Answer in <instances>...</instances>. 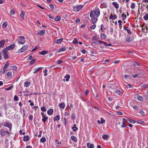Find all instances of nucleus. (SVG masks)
<instances>
[{"label":"nucleus","instance_id":"393cba45","mask_svg":"<svg viewBox=\"0 0 148 148\" xmlns=\"http://www.w3.org/2000/svg\"><path fill=\"white\" fill-rule=\"evenodd\" d=\"M48 53L47 51H42L41 52H39V54H41L42 55H45L47 53Z\"/></svg>","mask_w":148,"mask_h":148},{"label":"nucleus","instance_id":"c85d7f7f","mask_svg":"<svg viewBox=\"0 0 148 148\" xmlns=\"http://www.w3.org/2000/svg\"><path fill=\"white\" fill-rule=\"evenodd\" d=\"M30 83L28 82H26L24 83V86L25 87H27L30 85Z\"/></svg>","mask_w":148,"mask_h":148},{"label":"nucleus","instance_id":"13d9d810","mask_svg":"<svg viewBox=\"0 0 148 148\" xmlns=\"http://www.w3.org/2000/svg\"><path fill=\"white\" fill-rule=\"evenodd\" d=\"M12 69L16 71L17 70V68L16 66H12Z\"/></svg>","mask_w":148,"mask_h":148},{"label":"nucleus","instance_id":"1a4fd4ad","mask_svg":"<svg viewBox=\"0 0 148 148\" xmlns=\"http://www.w3.org/2000/svg\"><path fill=\"white\" fill-rule=\"evenodd\" d=\"M141 87L144 88V89H146L148 87V84H145L144 83H142L141 84Z\"/></svg>","mask_w":148,"mask_h":148},{"label":"nucleus","instance_id":"7ed1b4c3","mask_svg":"<svg viewBox=\"0 0 148 148\" xmlns=\"http://www.w3.org/2000/svg\"><path fill=\"white\" fill-rule=\"evenodd\" d=\"M83 7V5H76V6L74 7L73 10L75 12L79 11L82 9Z\"/></svg>","mask_w":148,"mask_h":148},{"label":"nucleus","instance_id":"412c9836","mask_svg":"<svg viewBox=\"0 0 148 148\" xmlns=\"http://www.w3.org/2000/svg\"><path fill=\"white\" fill-rule=\"evenodd\" d=\"M112 5L114 6L116 8H118L119 7L118 3L116 2H113L112 3Z\"/></svg>","mask_w":148,"mask_h":148},{"label":"nucleus","instance_id":"9d476101","mask_svg":"<svg viewBox=\"0 0 148 148\" xmlns=\"http://www.w3.org/2000/svg\"><path fill=\"white\" fill-rule=\"evenodd\" d=\"M87 146L88 148H93L94 147V145L93 144H91L89 142L87 143Z\"/></svg>","mask_w":148,"mask_h":148},{"label":"nucleus","instance_id":"864d4df0","mask_svg":"<svg viewBox=\"0 0 148 148\" xmlns=\"http://www.w3.org/2000/svg\"><path fill=\"white\" fill-rule=\"evenodd\" d=\"M96 27V25H94V24L92 26H91L90 27V28L91 29H95V28Z\"/></svg>","mask_w":148,"mask_h":148},{"label":"nucleus","instance_id":"c03bdc74","mask_svg":"<svg viewBox=\"0 0 148 148\" xmlns=\"http://www.w3.org/2000/svg\"><path fill=\"white\" fill-rule=\"evenodd\" d=\"M76 125L75 124H74L73 125V128H75V129H73V130L74 132H75L78 130V128L77 127H76Z\"/></svg>","mask_w":148,"mask_h":148},{"label":"nucleus","instance_id":"b1692460","mask_svg":"<svg viewBox=\"0 0 148 148\" xmlns=\"http://www.w3.org/2000/svg\"><path fill=\"white\" fill-rule=\"evenodd\" d=\"M98 42L99 43V44H101V43H103L104 44V45L105 46H108V44L106 43V42H103V41H101V40H98Z\"/></svg>","mask_w":148,"mask_h":148},{"label":"nucleus","instance_id":"09e8293b","mask_svg":"<svg viewBox=\"0 0 148 148\" xmlns=\"http://www.w3.org/2000/svg\"><path fill=\"white\" fill-rule=\"evenodd\" d=\"M14 86L13 85H11L9 87L5 89V90H9L11 89Z\"/></svg>","mask_w":148,"mask_h":148},{"label":"nucleus","instance_id":"f8f14e48","mask_svg":"<svg viewBox=\"0 0 148 148\" xmlns=\"http://www.w3.org/2000/svg\"><path fill=\"white\" fill-rule=\"evenodd\" d=\"M58 106L60 108L64 109L65 106V104L64 103H61L59 104Z\"/></svg>","mask_w":148,"mask_h":148},{"label":"nucleus","instance_id":"9b49d317","mask_svg":"<svg viewBox=\"0 0 148 148\" xmlns=\"http://www.w3.org/2000/svg\"><path fill=\"white\" fill-rule=\"evenodd\" d=\"M45 30H41L40 32H39L37 34L38 35H40L41 36H42L45 34Z\"/></svg>","mask_w":148,"mask_h":148},{"label":"nucleus","instance_id":"69168bd1","mask_svg":"<svg viewBox=\"0 0 148 148\" xmlns=\"http://www.w3.org/2000/svg\"><path fill=\"white\" fill-rule=\"evenodd\" d=\"M137 74H138V76L141 75L142 74V72L140 71H137V73H136Z\"/></svg>","mask_w":148,"mask_h":148},{"label":"nucleus","instance_id":"774afa93","mask_svg":"<svg viewBox=\"0 0 148 148\" xmlns=\"http://www.w3.org/2000/svg\"><path fill=\"white\" fill-rule=\"evenodd\" d=\"M12 75V73L10 71H9L8 72L7 75L8 76H10Z\"/></svg>","mask_w":148,"mask_h":148},{"label":"nucleus","instance_id":"58836bf2","mask_svg":"<svg viewBox=\"0 0 148 148\" xmlns=\"http://www.w3.org/2000/svg\"><path fill=\"white\" fill-rule=\"evenodd\" d=\"M7 23L6 22H4L2 25L3 27V28H5L7 27Z\"/></svg>","mask_w":148,"mask_h":148},{"label":"nucleus","instance_id":"f704fd0d","mask_svg":"<svg viewBox=\"0 0 148 148\" xmlns=\"http://www.w3.org/2000/svg\"><path fill=\"white\" fill-rule=\"evenodd\" d=\"M46 139L45 137H42L40 139V142L41 143H44L46 142Z\"/></svg>","mask_w":148,"mask_h":148},{"label":"nucleus","instance_id":"20e7f679","mask_svg":"<svg viewBox=\"0 0 148 148\" xmlns=\"http://www.w3.org/2000/svg\"><path fill=\"white\" fill-rule=\"evenodd\" d=\"M19 39L18 41V43L19 44H24L25 42V41L24 40L25 37L23 36H20L19 37Z\"/></svg>","mask_w":148,"mask_h":148},{"label":"nucleus","instance_id":"37998d69","mask_svg":"<svg viewBox=\"0 0 148 148\" xmlns=\"http://www.w3.org/2000/svg\"><path fill=\"white\" fill-rule=\"evenodd\" d=\"M118 22L119 23V28L121 29V28H122V24H121V23H122V21L121 20H119L118 21Z\"/></svg>","mask_w":148,"mask_h":148},{"label":"nucleus","instance_id":"c756f323","mask_svg":"<svg viewBox=\"0 0 148 148\" xmlns=\"http://www.w3.org/2000/svg\"><path fill=\"white\" fill-rule=\"evenodd\" d=\"M64 78H66V81L67 82L69 80V78H70V76L69 75H66Z\"/></svg>","mask_w":148,"mask_h":148},{"label":"nucleus","instance_id":"a19ab883","mask_svg":"<svg viewBox=\"0 0 148 148\" xmlns=\"http://www.w3.org/2000/svg\"><path fill=\"white\" fill-rule=\"evenodd\" d=\"M143 18L146 20H148V13L146 14L143 17Z\"/></svg>","mask_w":148,"mask_h":148},{"label":"nucleus","instance_id":"473e14b6","mask_svg":"<svg viewBox=\"0 0 148 148\" xmlns=\"http://www.w3.org/2000/svg\"><path fill=\"white\" fill-rule=\"evenodd\" d=\"M61 18L60 16H57L55 18V20L56 21H60V20Z\"/></svg>","mask_w":148,"mask_h":148},{"label":"nucleus","instance_id":"bb28decb","mask_svg":"<svg viewBox=\"0 0 148 148\" xmlns=\"http://www.w3.org/2000/svg\"><path fill=\"white\" fill-rule=\"evenodd\" d=\"M29 139V136H25L23 138V140L24 141H27Z\"/></svg>","mask_w":148,"mask_h":148},{"label":"nucleus","instance_id":"2f4dec72","mask_svg":"<svg viewBox=\"0 0 148 148\" xmlns=\"http://www.w3.org/2000/svg\"><path fill=\"white\" fill-rule=\"evenodd\" d=\"M133 65L135 66H140V64L139 63L137 62H134Z\"/></svg>","mask_w":148,"mask_h":148},{"label":"nucleus","instance_id":"423d86ee","mask_svg":"<svg viewBox=\"0 0 148 148\" xmlns=\"http://www.w3.org/2000/svg\"><path fill=\"white\" fill-rule=\"evenodd\" d=\"M2 125H4L6 127H8L9 128L10 130L11 131L12 130V124L8 123V122H3Z\"/></svg>","mask_w":148,"mask_h":148},{"label":"nucleus","instance_id":"4468645a","mask_svg":"<svg viewBox=\"0 0 148 148\" xmlns=\"http://www.w3.org/2000/svg\"><path fill=\"white\" fill-rule=\"evenodd\" d=\"M53 109H50L47 111V114L48 115H51L53 114Z\"/></svg>","mask_w":148,"mask_h":148},{"label":"nucleus","instance_id":"c9c22d12","mask_svg":"<svg viewBox=\"0 0 148 148\" xmlns=\"http://www.w3.org/2000/svg\"><path fill=\"white\" fill-rule=\"evenodd\" d=\"M98 39V38L97 37V36H93L92 38V41H94L95 40H97V39Z\"/></svg>","mask_w":148,"mask_h":148},{"label":"nucleus","instance_id":"3c124183","mask_svg":"<svg viewBox=\"0 0 148 148\" xmlns=\"http://www.w3.org/2000/svg\"><path fill=\"white\" fill-rule=\"evenodd\" d=\"M41 110L43 112H45L46 111V108L45 106L41 108Z\"/></svg>","mask_w":148,"mask_h":148},{"label":"nucleus","instance_id":"052dcab7","mask_svg":"<svg viewBox=\"0 0 148 148\" xmlns=\"http://www.w3.org/2000/svg\"><path fill=\"white\" fill-rule=\"evenodd\" d=\"M102 5H103V8H106L107 6V4L105 3H103Z\"/></svg>","mask_w":148,"mask_h":148},{"label":"nucleus","instance_id":"6e6d98bb","mask_svg":"<svg viewBox=\"0 0 148 148\" xmlns=\"http://www.w3.org/2000/svg\"><path fill=\"white\" fill-rule=\"evenodd\" d=\"M71 116L72 117L71 119L72 120H74L75 117V115L74 114H73L71 115Z\"/></svg>","mask_w":148,"mask_h":148},{"label":"nucleus","instance_id":"ddd939ff","mask_svg":"<svg viewBox=\"0 0 148 148\" xmlns=\"http://www.w3.org/2000/svg\"><path fill=\"white\" fill-rule=\"evenodd\" d=\"M90 16L91 17L94 18L95 16V12L94 10H92L90 14Z\"/></svg>","mask_w":148,"mask_h":148},{"label":"nucleus","instance_id":"680f3d73","mask_svg":"<svg viewBox=\"0 0 148 148\" xmlns=\"http://www.w3.org/2000/svg\"><path fill=\"white\" fill-rule=\"evenodd\" d=\"M86 23H84V24L81 26L82 28H84L86 25Z\"/></svg>","mask_w":148,"mask_h":148},{"label":"nucleus","instance_id":"0eeeda50","mask_svg":"<svg viewBox=\"0 0 148 148\" xmlns=\"http://www.w3.org/2000/svg\"><path fill=\"white\" fill-rule=\"evenodd\" d=\"M15 46L16 45L15 44H12L6 48H7V49L8 50H11L13 49L15 47Z\"/></svg>","mask_w":148,"mask_h":148},{"label":"nucleus","instance_id":"39448f33","mask_svg":"<svg viewBox=\"0 0 148 148\" xmlns=\"http://www.w3.org/2000/svg\"><path fill=\"white\" fill-rule=\"evenodd\" d=\"M28 47L27 45L23 46L21 49L18 50V53H20L25 51L28 48Z\"/></svg>","mask_w":148,"mask_h":148},{"label":"nucleus","instance_id":"cd10ccee","mask_svg":"<svg viewBox=\"0 0 148 148\" xmlns=\"http://www.w3.org/2000/svg\"><path fill=\"white\" fill-rule=\"evenodd\" d=\"M71 138L75 142H76L77 141V138L75 136H72L71 137Z\"/></svg>","mask_w":148,"mask_h":148},{"label":"nucleus","instance_id":"aec40b11","mask_svg":"<svg viewBox=\"0 0 148 148\" xmlns=\"http://www.w3.org/2000/svg\"><path fill=\"white\" fill-rule=\"evenodd\" d=\"M5 40H3L0 41V47L1 48L3 47L4 45Z\"/></svg>","mask_w":148,"mask_h":148},{"label":"nucleus","instance_id":"72a5a7b5","mask_svg":"<svg viewBox=\"0 0 148 148\" xmlns=\"http://www.w3.org/2000/svg\"><path fill=\"white\" fill-rule=\"evenodd\" d=\"M100 37L101 38L104 39L106 38V35L103 34H102L100 35Z\"/></svg>","mask_w":148,"mask_h":148},{"label":"nucleus","instance_id":"2eb2a0df","mask_svg":"<svg viewBox=\"0 0 148 148\" xmlns=\"http://www.w3.org/2000/svg\"><path fill=\"white\" fill-rule=\"evenodd\" d=\"M128 27H124V29L125 30L127 31V32L128 34H131L132 33V32L129 29H128Z\"/></svg>","mask_w":148,"mask_h":148},{"label":"nucleus","instance_id":"4be33fe9","mask_svg":"<svg viewBox=\"0 0 148 148\" xmlns=\"http://www.w3.org/2000/svg\"><path fill=\"white\" fill-rule=\"evenodd\" d=\"M48 119V117H46L45 116L42 117V121L44 122H45Z\"/></svg>","mask_w":148,"mask_h":148},{"label":"nucleus","instance_id":"338daca9","mask_svg":"<svg viewBox=\"0 0 148 148\" xmlns=\"http://www.w3.org/2000/svg\"><path fill=\"white\" fill-rule=\"evenodd\" d=\"M15 11L14 10H12L10 12V13L12 15L14 14L15 13Z\"/></svg>","mask_w":148,"mask_h":148},{"label":"nucleus","instance_id":"a211bd4d","mask_svg":"<svg viewBox=\"0 0 148 148\" xmlns=\"http://www.w3.org/2000/svg\"><path fill=\"white\" fill-rule=\"evenodd\" d=\"M9 61H8L6 62V63L4 65L3 67V69H6L8 67L9 65Z\"/></svg>","mask_w":148,"mask_h":148},{"label":"nucleus","instance_id":"f03ea898","mask_svg":"<svg viewBox=\"0 0 148 148\" xmlns=\"http://www.w3.org/2000/svg\"><path fill=\"white\" fill-rule=\"evenodd\" d=\"M0 134L2 136H4L6 134L8 135V136H10V132L8 131L5 130V129L4 128L1 129Z\"/></svg>","mask_w":148,"mask_h":148},{"label":"nucleus","instance_id":"4d7b16f0","mask_svg":"<svg viewBox=\"0 0 148 148\" xmlns=\"http://www.w3.org/2000/svg\"><path fill=\"white\" fill-rule=\"evenodd\" d=\"M101 121L100 123L101 124H103L105 122V120L103 118L101 119Z\"/></svg>","mask_w":148,"mask_h":148},{"label":"nucleus","instance_id":"7c9ffc66","mask_svg":"<svg viewBox=\"0 0 148 148\" xmlns=\"http://www.w3.org/2000/svg\"><path fill=\"white\" fill-rule=\"evenodd\" d=\"M92 21V23L93 24H95L97 20V19L96 18H93L91 19Z\"/></svg>","mask_w":148,"mask_h":148},{"label":"nucleus","instance_id":"49530a36","mask_svg":"<svg viewBox=\"0 0 148 148\" xmlns=\"http://www.w3.org/2000/svg\"><path fill=\"white\" fill-rule=\"evenodd\" d=\"M108 137V135H104L102 136V138L104 139H106Z\"/></svg>","mask_w":148,"mask_h":148},{"label":"nucleus","instance_id":"0e129e2a","mask_svg":"<svg viewBox=\"0 0 148 148\" xmlns=\"http://www.w3.org/2000/svg\"><path fill=\"white\" fill-rule=\"evenodd\" d=\"M116 93L119 95H121L122 94V93L120 92V91L119 90H117L116 91Z\"/></svg>","mask_w":148,"mask_h":148},{"label":"nucleus","instance_id":"6ab92c4d","mask_svg":"<svg viewBox=\"0 0 148 148\" xmlns=\"http://www.w3.org/2000/svg\"><path fill=\"white\" fill-rule=\"evenodd\" d=\"M137 99L138 100L140 101H142L143 100V98L142 96L139 95L137 96Z\"/></svg>","mask_w":148,"mask_h":148},{"label":"nucleus","instance_id":"6e6552de","mask_svg":"<svg viewBox=\"0 0 148 148\" xmlns=\"http://www.w3.org/2000/svg\"><path fill=\"white\" fill-rule=\"evenodd\" d=\"M95 13L97 17H98L100 15V12L99 9L98 8L96 9L95 10Z\"/></svg>","mask_w":148,"mask_h":148},{"label":"nucleus","instance_id":"a878e982","mask_svg":"<svg viewBox=\"0 0 148 148\" xmlns=\"http://www.w3.org/2000/svg\"><path fill=\"white\" fill-rule=\"evenodd\" d=\"M60 119V116L59 115H57L56 117L53 118V120L54 121H56Z\"/></svg>","mask_w":148,"mask_h":148},{"label":"nucleus","instance_id":"f3484780","mask_svg":"<svg viewBox=\"0 0 148 148\" xmlns=\"http://www.w3.org/2000/svg\"><path fill=\"white\" fill-rule=\"evenodd\" d=\"M63 40V38H60L58 39H57L55 40V42L59 44Z\"/></svg>","mask_w":148,"mask_h":148},{"label":"nucleus","instance_id":"de8ad7c7","mask_svg":"<svg viewBox=\"0 0 148 148\" xmlns=\"http://www.w3.org/2000/svg\"><path fill=\"white\" fill-rule=\"evenodd\" d=\"M136 122L139 124H143L145 123L144 121L140 120L138 121H136Z\"/></svg>","mask_w":148,"mask_h":148},{"label":"nucleus","instance_id":"4c0bfd02","mask_svg":"<svg viewBox=\"0 0 148 148\" xmlns=\"http://www.w3.org/2000/svg\"><path fill=\"white\" fill-rule=\"evenodd\" d=\"M36 61V59H34L32 60L29 63V65H31Z\"/></svg>","mask_w":148,"mask_h":148},{"label":"nucleus","instance_id":"f257e3e1","mask_svg":"<svg viewBox=\"0 0 148 148\" xmlns=\"http://www.w3.org/2000/svg\"><path fill=\"white\" fill-rule=\"evenodd\" d=\"M8 51L7 48H5L1 52V53L4 56V58L5 59H7L9 58Z\"/></svg>","mask_w":148,"mask_h":148},{"label":"nucleus","instance_id":"a18cd8bd","mask_svg":"<svg viewBox=\"0 0 148 148\" xmlns=\"http://www.w3.org/2000/svg\"><path fill=\"white\" fill-rule=\"evenodd\" d=\"M135 3H132L131 6V8L132 9H134L135 8Z\"/></svg>","mask_w":148,"mask_h":148},{"label":"nucleus","instance_id":"603ef678","mask_svg":"<svg viewBox=\"0 0 148 148\" xmlns=\"http://www.w3.org/2000/svg\"><path fill=\"white\" fill-rule=\"evenodd\" d=\"M112 20H114V19H116L117 18V16L116 14H114L113 15H112Z\"/></svg>","mask_w":148,"mask_h":148},{"label":"nucleus","instance_id":"bf43d9fd","mask_svg":"<svg viewBox=\"0 0 148 148\" xmlns=\"http://www.w3.org/2000/svg\"><path fill=\"white\" fill-rule=\"evenodd\" d=\"M14 100L15 101H17L18 100V98L17 96L15 95L14 97Z\"/></svg>","mask_w":148,"mask_h":148},{"label":"nucleus","instance_id":"ea45409f","mask_svg":"<svg viewBox=\"0 0 148 148\" xmlns=\"http://www.w3.org/2000/svg\"><path fill=\"white\" fill-rule=\"evenodd\" d=\"M133 40L132 37H130L128 38H127L126 39V41L128 42H131Z\"/></svg>","mask_w":148,"mask_h":148},{"label":"nucleus","instance_id":"e433bc0d","mask_svg":"<svg viewBox=\"0 0 148 148\" xmlns=\"http://www.w3.org/2000/svg\"><path fill=\"white\" fill-rule=\"evenodd\" d=\"M66 49V48L65 47H62L59 50L58 52H60L62 51H64Z\"/></svg>","mask_w":148,"mask_h":148},{"label":"nucleus","instance_id":"8fccbe9b","mask_svg":"<svg viewBox=\"0 0 148 148\" xmlns=\"http://www.w3.org/2000/svg\"><path fill=\"white\" fill-rule=\"evenodd\" d=\"M72 42L73 43L75 44H77L78 43V41L77 40V38H74Z\"/></svg>","mask_w":148,"mask_h":148},{"label":"nucleus","instance_id":"5fc2aeb1","mask_svg":"<svg viewBox=\"0 0 148 148\" xmlns=\"http://www.w3.org/2000/svg\"><path fill=\"white\" fill-rule=\"evenodd\" d=\"M33 116L31 115H30L29 117V120L31 121L33 119Z\"/></svg>","mask_w":148,"mask_h":148},{"label":"nucleus","instance_id":"79ce46f5","mask_svg":"<svg viewBox=\"0 0 148 148\" xmlns=\"http://www.w3.org/2000/svg\"><path fill=\"white\" fill-rule=\"evenodd\" d=\"M121 16L122 17L123 20L125 19L126 18V15L124 13L122 14Z\"/></svg>","mask_w":148,"mask_h":148},{"label":"nucleus","instance_id":"e2e57ef3","mask_svg":"<svg viewBox=\"0 0 148 148\" xmlns=\"http://www.w3.org/2000/svg\"><path fill=\"white\" fill-rule=\"evenodd\" d=\"M126 126H127V125L125 124V123L124 122H123V124L121 126V127H126Z\"/></svg>","mask_w":148,"mask_h":148},{"label":"nucleus","instance_id":"dca6fc26","mask_svg":"<svg viewBox=\"0 0 148 148\" xmlns=\"http://www.w3.org/2000/svg\"><path fill=\"white\" fill-rule=\"evenodd\" d=\"M25 13L23 11H22L20 14V16L22 19H24Z\"/></svg>","mask_w":148,"mask_h":148},{"label":"nucleus","instance_id":"5701e85b","mask_svg":"<svg viewBox=\"0 0 148 148\" xmlns=\"http://www.w3.org/2000/svg\"><path fill=\"white\" fill-rule=\"evenodd\" d=\"M127 119L130 122L132 123H134L136 122V121L133 120L129 118H127Z\"/></svg>","mask_w":148,"mask_h":148}]
</instances>
